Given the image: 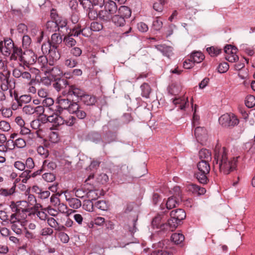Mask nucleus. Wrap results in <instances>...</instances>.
Instances as JSON below:
<instances>
[{
	"label": "nucleus",
	"instance_id": "obj_1",
	"mask_svg": "<svg viewBox=\"0 0 255 255\" xmlns=\"http://www.w3.org/2000/svg\"><path fill=\"white\" fill-rule=\"evenodd\" d=\"M228 151L225 147H222L217 144L214 149V167L218 166L221 172L224 174H229L236 169L238 157L228 156Z\"/></svg>",
	"mask_w": 255,
	"mask_h": 255
},
{
	"label": "nucleus",
	"instance_id": "obj_2",
	"mask_svg": "<svg viewBox=\"0 0 255 255\" xmlns=\"http://www.w3.org/2000/svg\"><path fill=\"white\" fill-rule=\"evenodd\" d=\"M0 51L5 56L11 54L10 59L15 61L17 60V55L21 53V48L15 46L11 39H8L4 41V45L3 42H0Z\"/></svg>",
	"mask_w": 255,
	"mask_h": 255
},
{
	"label": "nucleus",
	"instance_id": "obj_3",
	"mask_svg": "<svg viewBox=\"0 0 255 255\" xmlns=\"http://www.w3.org/2000/svg\"><path fill=\"white\" fill-rule=\"evenodd\" d=\"M170 218L168 220V224L162 225V229H165V227H169V231H173L177 227L179 222L184 220L186 217L185 211L181 209L172 210L170 212Z\"/></svg>",
	"mask_w": 255,
	"mask_h": 255
},
{
	"label": "nucleus",
	"instance_id": "obj_4",
	"mask_svg": "<svg viewBox=\"0 0 255 255\" xmlns=\"http://www.w3.org/2000/svg\"><path fill=\"white\" fill-rule=\"evenodd\" d=\"M209 162L200 161L197 164L198 172L195 174L197 179L202 184H206L208 181L207 175L210 171Z\"/></svg>",
	"mask_w": 255,
	"mask_h": 255
},
{
	"label": "nucleus",
	"instance_id": "obj_5",
	"mask_svg": "<svg viewBox=\"0 0 255 255\" xmlns=\"http://www.w3.org/2000/svg\"><path fill=\"white\" fill-rule=\"evenodd\" d=\"M69 97L66 98L59 97L57 99V112L61 114L64 110H67L70 113L71 112H73V110L76 109L77 108V102H74L73 100L71 101L68 99Z\"/></svg>",
	"mask_w": 255,
	"mask_h": 255
},
{
	"label": "nucleus",
	"instance_id": "obj_6",
	"mask_svg": "<svg viewBox=\"0 0 255 255\" xmlns=\"http://www.w3.org/2000/svg\"><path fill=\"white\" fill-rule=\"evenodd\" d=\"M21 53L17 55V60L18 59L26 67H28L29 65H32L36 62L37 56L32 51H28L23 52L21 49Z\"/></svg>",
	"mask_w": 255,
	"mask_h": 255
},
{
	"label": "nucleus",
	"instance_id": "obj_7",
	"mask_svg": "<svg viewBox=\"0 0 255 255\" xmlns=\"http://www.w3.org/2000/svg\"><path fill=\"white\" fill-rule=\"evenodd\" d=\"M83 29L82 30L81 29V26L79 24L76 25L70 31L69 34L64 37L63 41L65 45L69 47H72L75 46L76 44V41L72 38V36H78L81 33L84 35L83 33Z\"/></svg>",
	"mask_w": 255,
	"mask_h": 255
},
{
	"label": "nucleus",
	"instance_id": "obj_8",
	"mask_svg": "<svg viewBox=\"0 0 255 255\" xmlns=\"http://www.w3.org/2000/svg\"><path fill=\"white\" fill-rule=\"evenodd\" d=\"M219 123L225 127H231L237 125L239 120L233 114H225L219 119Z\"/></svg>",
	"mask_w": 255,
	"mask_h": 255
},
{
	"label": "nucleus",
	"instance_id": "obj_9",
	"mask_svg": "<svg viewBox=\"0 0 255 255\" xmlns=\"http://www.w3.org/2000/svg\"><path fill=\"white\" fill-rule=\"evenodd\" d=\"M25 222L20 218V217H15V215H10L9 221L11 230L17 235L22 233V229L24 226Z\"/></svg>",
	"mask_w": 255,
	"mask_h": 255
},
{
	"label": "nucleus",
	"instance_id": "obj_10",
	"mask_svg": "<svg viewBox=\"0 0 255 255\" xmlns=\"http://www.w3.org/2000/svg\"><path fill=\"white\" fill-rule=\"evenodd\" d=\"M168 242V241L159 242L157 245L158 248L153 251L150 255H173L172 252L166 246Z\"/></svg>",
	"mask_w": 255,
	"mask_h": 255
},
{
	"label": "nucleus",
	"instance_id": "obj_11",
	"mask_svg": "<svg viewBox=\"0 0 255 255\" xmlns=\"http://www.w3.org/2000/svg\"><path fill=\"white\" fill-rule=\"evenodd\" d=\"M18 130L20 135L26 136V141L28 143L39 137V130L32 132L29 128L25 126L19 128Z\"/></svg>",
	"mask_w": 255,
	"mask_h": 255
},
{
	"label": "nucleus",
	"instance_id": "obj_12",
	"mask_svg": "<svg viewBox=\"0 0 255 255\" xmlns=\"http://www.w3.org/2000/svg\"><path fill=\"white\" fill-rule=\"evenodd\" d=\"M66 93L67 97L74 96L75 97L81 99L85 92L82 89L76 85H70L68 84Z\"/></svg>",
	"mask_w": 255,
	"mask_h": 255
},
{
	"label": "nucleus",
	"instance_id": "obj_13",
	"mask_svg": "<svg viewBox=\"0 0 255 255\" xmlns=\"http://www.w3.org/2000/svg\"><path fill=\"white\" fill-rule=\"evenodd\" d=\"M9 76L10 72L8 71L3 70L2 72H0V85L2 91H6L8 88Z\"/></svg>",
	"mask_w": 255,
	"mask_h": 255
},
{
	"label": "nucleus",
	"instance_id": "obj_14",
	"mask_svg": "<svg viewBox=\"0 0 255 255\" xmlns=\"http://www.w3.org/2000/svg\"><path fill=\"white\" fill-rule=\"evenodd\" d=\"M19 202L16 203L13 201L11 202L9 207L12 213L10 215H15V217H20L21 213L29 212L28 209L22 208L19 206Z\"/></svg>",
	"mask_w": 255,
	"mask_h": 255
},
{
	"label": "nucleus",
	"instance_id": "obj_15",
	"mask_svg": "<svg viewBox=\"0 0 255 255\" xmlns=\"http://www.w3.org/2000/svg\"><path fill=\"white\" fill-rule=\"evenodd\" d=\"M47 54L50 58L49 62L50 66L53 65L54 62L58 60L60 58V54L58 50V47L52 46L51 50Z\"/></svg>",
	"mask_w": 255,
	"mask_h": 255
},
{
	"label": "nucleus",
	"instance_id": "obj_16",
	"mask_svg": "<svg viewBox=\"0 0 255 255\" xmlns=\"http://www.w3.org/2000/svg\"><path fill=\"white\" fill-rule=\"evenodd\" d=\"M172 102L176 106H178L179 109L181 110H184L186 106L189 105L188 97L184 96L177 98H176L173 100Z\"/></svg>",
	"mask_w": 255,
	"mask_h": 255
},
{
	"label": "nucleus",
	"instance_id": "obj_17",
	"mask_svg": "<svg viewBox=\"0 0 255 255\" xmlns=\"http://www.w3.org/2000/svg\"><path fill=\"white\" fill-rule=\"evenodd\" d=\"M46 73H49L54 79H60V77L62 75L63 72L58 67H53L50 68L48 67L46 70H45Z\"/></svg>",
	"mask_w": 255,
	"mask_h": 255
},
{
	"label": "nucleus",
	"instance_id": "obj_18",
	"mask_svg": "<svg viewBox=\"0 0 255 255\" xmlns=\"http://www.w3.org/2000/svg\"><path fill=\"white\" fill-rule=\"evenodd\" d=\"M161 216L158 215L155 217L151 222V225L153 228L160 229V231H169V227H165V229H162L161 226L162 225H165L164 223H161ZM168 224V222L165 223Z\"/></svg>",
	"mask_w": 255,
	"mask_h": 255
},
{
	"label": "nucleus",
	"instance_id": "obj_19",
	"mask_svg": "<svg viewBox=\"0 0 255 255\" xmlns=\"http://www.w3.org/2000/svg\"><path fill=\"white\" fill-rule=\"evenodd\" d=\"M57 167L56 163L52 161H49V160H45L43 162L42 169L40 170L37 171L40 174L42 171H52L55 169Z\"/></svg>",
	"mask_w": 255,
	"mask_h": 255
},
{
	"label": "nucleus",
	"instance_id": "obj_20",
	"mask_svg": "<svg viewBox=\"0 0 255 255\" xmlns=\"http://www.w3.org/2000/svg\"><path fill=\"white\" fill-rule=\"evenodd\" d=\"M14 99L18 106L21 107L23 104L29 103L31 101V97L29 95H22L18 96L17 94H14Z\"/></svg>",
	"mask_w": 255,
	"mask_h": 255
},
{
	"label": "nucleus",
	"instance_id": "obj_21",
	"mask_svg": "<svg viewBox=\"0 0 255 255\" xmlns=\"http://www.w3.org/2000/svg\"><path fill=\"white\" fill-rule=\"evenodd\" d=\"M56 81L53 83V86L54 88L57 91H59L61 89L65 88V91L64 92H66L67 87L68 85V81L64 79H54Z\"/></svg>",
	"mask_w": 255,
	"mask_h": 255
},
{
	"label": "nucleus",
	"instance_id": "obj_22",
	"mask_svg": "<svg viewBox=\"0 0 255 255\" xmlns=\"http://www.w3.org/2000/svg\"><path fill=\"white\" fill-rule=\"evenodd\" d=\"M194 134L198 140H203L207 137L206 129L203 127H198L195 128Z\"/></svg>",
	"mask_w": 255,
	"mask_h": 255
},
{
	"label": "nucleus",
	"instance_id": "obj_23",
	"mask_svg": "<svg viewBox=\"0 0 255 255\" xmlns=\"http://www.w3.org/2000/svg\"><path fill=\"white\" fill-rule=\"evenodd\" d=\"M81 101L87 106H93L97 102L96 96L84 94L80 99Z\"/></svg>",
	"mask_w": 255,
	"mask_h": 255
},
{
	"label": "nucleus",
	"instance_id": "obj_24",
	"mask_svg": "<svg viewBox=\"0 0 255 255\" xmlns=\"http://www.w3.org/2000/svg\"><path fill=\"white\" fill-rule=\"evenodd\" d=\"M199 157L201 161L210 162L212 159L211 152L207 149H202L199 151Z\"/></svg>",
	"mask_w": 255,
	"mask_h": 255
},
{
	"label": "nucleus",
	"instance_id": "obj_25",
	"mask_svg": "<svg viewBox=\"0 0 255 255\" xmlns=\"http://www.w3.org/2000/svg\"><path fill=\"white\" fill-rule=\"evenodd\" d=\"M114 13H110L105 8L99 12L98 16L100 19L107 22L110 21L113 18Z\"/></svg>",
	"mask_w": 255,
	"mask_h": 255
},
{
	"label": "nucleus",
	"instance_id": "obj_26",
	"mask_svg": "<svg viewBox=\"0 0 255 255\" xmlns=\"http://www.w3.org/2000/svg\"><path fill=\"white\" fill-rule=\"evenodd\" d=\"M73 191L75 192V196L79 198H83L87 195V198L90 199L91 197L93 196V194L95 193V192L92 190L89 191L88 192L86 193L83 189L75 188Z\"/></svg>",
	"mask_w": 255,
	"mask_h": 255
},
{
	"label": "nucleus",
	"instance_id": "obj_27",
	"mask_svg": "<svg viewBox=\"0 0 255 255\" xmlns=\"http://www.w3.org/2000/svg\"><path fill=\"white\" fill-rule=\"evenodd\" d=\"M77 107L76 109L73 110V112H71L70 113L75 114L76 117L80 120L84 119L87 116V113L83 110L78 102H77Z\"/></svg>",
	"mask_w": 255,
	"mask_h": 255
},
{
	"label": "nucleus",
	"instance_id": "obj_28",
	"mask_svg": "<svg viewBox=\"0 0 255 255\" xmlns=\"http://www.w3.org/2000/svg\"><path fill=\"white\" fill-rule=\"evenodd\" d=\"M48 41L51 43L52 46L58 47L59 44L62 41V36L60 34L55 33L51 35V39Z\"/></svg>",
	"mask_w": 255,
	"mask_h": 255
},
{
	"label": "nucleus",
	"instance_id": "obj_29",
	"mask_svg": "<svg viewBox=\"0 0 255 255\" xmlns=\"http://www.w3.org/2000/svg\"><path fill=\"white\" fill-rule=\"evenodd\" d=\"M189 191L193 193H196L198 195H203L206 192V189L194 184H190L188 186Z\"/></svg>",
	"mask_w": 255,
	"mask_h": 255
},
{
	"label": "nucleus",
	"instance_id": "obj_30",
	"mask_svg": "<svg viewBox=\"0 0 255 255\" xmlns=\"http://www.w3.org/2000/svg\"><path fill=\"white\" fill-rule=\"evenodd\" d=\"M155 48L160 51L163 55L169 57L172 53V48L165 45H157L155 46Z\"/></svg>",
	"mask_w": 255,
	"mask_h": 255
},
{
	"label": "nucleus",
	"instance_id": "obj_31",
	"mask_svg": "<svg viewBox=\"0 0 255 255\" xmlns=\"http://www.w3.org/2000/svg\"><path fill=\"white\" fill-rule=\"evenodd\" d=\"M105 8L110 13H116L118 8L115 2L113 0H109L105 2L104 5Z\"/></svg>",
	"mask_w": 255,
	"mask_h": 255
},
{
	"label": "nucleus",
	"instance_id": "obj_32",
	"mask_svg": "<svg viewBox=\"0 0 255 255\" xmlns=\"http://www.w3.org/2000/svg\"><path fill=\"white\" fill-rule=\"evenodd\" d=\"M60 115V114H59L58 112H57V111L56 113L52 115L53 121L51 122V123H53L55 126H59L65 124V120Z\"/></svg>",
	"mask_w": 255,
	"mask_h": 255
},
{
	"label": "nucleus",
	"instance_id": "obj_33",
	"mask_svg": "<svg viewBox=\"0 0 255 255\" xmlns=\"http://www.w3.org/2000/svg\"><path fill=\"white\" fill-rule=\"evenodd\" d=\"M118 13L124 18H128L130 16L131 11L130 9L127 6H121L118 9Z\"/></svg>",
	"mask_w": 255,
	"mask_h": 255
},
{
	"label": "nucleus",
	"instance_id": "obj_34",
	"mask_svg": "<svg viewBox=\"0 0 255 255\" xmlns=\"http://www.w3.org/2000/svg\"><path fill=\"white\" fill-rule=\"evenodd\" d=\"M16 185L13 184L12 186L9 188H0V195L4 197H7L13 195L15 191Z\"/></svg>",
	"mask_w": 255,
	"mask_h": 255
},
{
	"label": "nucleus",
	"instance_id": "obj_35",
	"mask_svg": "<svg viewBox=\"0 0 255 255\" xmlns=\"http://www.w3.org/2000/svg\"><path fill=\"white\" fill-rule=\"evenodd\" d=\"M65 196L70 207L77 209L81 207V202L79 199L76 198H67L66 195Z\"/></svg>",
	"mask_w": 255,
	"mask_h": 255
},
{
	"label": "nucleus",
	"instance_id": "obj_36",
	"mask_svg": "<svg viewBox=\"0 0 255 255\" xmlns=\"http://www.w3.org/2000/svg\"><path fill=\"white\" fill-rule=\"evenodd\" d=\"M36 61L40 66L41 70L44 72H45V70L49 67L47 58L46 56H39L38 58H37Z\"/></svg>",
	"mask_w": 255,
	"mask_h": 255
},
{
	"label": "nucleus",
	"instance_id": "obj_37",
	"mask_svg": "<svg viewBox=\"0 0 255 255\" xmlns=\"http://www.w3.org/2000/svg\"><path fill=\"white\" fill-rule=\"evenodd\" d=\"M194 63H200L204 59V55L201 52H194L190 56Z\"/></svg>",
	"mask_w": 255,
	"mask_h": 255
},
{
	"label": "nucleus",
	"instance_id": "obj_38",
	"mask_svg": "<svg viewBox=\"0 0 255 255\" xmlns=\"http://www.w3.org/2000/svg\"><path fill=\"white\" fill-rule=\"evenodd\" d=\"M55 21L57 24V28L59 31L63 32V29H67L66 26L67 22L65 18L58 17L57 18L55 19Z\"/></svg>",
	"mask_w": 255,
	"mask_h": 255
},
{
	"label": "nucleus",
	"instance_id": "obj_39",
	"mask_svg": "<svg viewBox=\"0 0 255 255\" xmlns=\"http://www.w3.org/2000/svg\"><path fill=\"white\" fill-rule=\"evenodd\" d=\"M177 203V197L175 196H171L168 198L166 202V208L168 210L175 208Z\"/></svg>",
	"mask_w": 255,
	"mask_h": 255
},
{
	"label": "nucleus",
	"instance_id": "obj_40",
	"mask_svg": "<svg viewBox=\"0 0 255 255\" xmlns=\"http://www.w3.org/2000/svg\"><path fill=\"white\" fill-rule=\"evenodd\" d=\"M140 88L142 91V96L147 98H149L151 91L150 86L147 83H144L141 85Z\"/></svg>",
	"mask_w": 255,
	"mask_h": 255
},
{
	"label": "nucleus",
	"instance_id": "obj_41",
	"mask_svg": "<svg viewBox=\"0 0 255 255\" xmlns=\"http://www.w3.org/2000/svg\"><path fill=\"white\" fill-rule=\"evenodd\" d=\"M31 170L29 169H26L25 171H24L21 175V177L23 178L22 180V182L23 183H26L28 179H29L31 176L34 177L36 175L39 174V172H34L32 174H31Z\"/></svg>",
	"mask_w": 255,
	"mask_h": 255
},
{
	"label": "nucleus",
	"instance_id": "obj_42",
	"mask_svg": "<svg viewBox=\"0 0 255 255\" xmlns=\"http://www.w3.org/2000/svg\"><path fill=\"white\" fill-rule=\"evenodd\" d=\"M111 20L118 26H122L125 23V19L124 18V17L121 16L119 13L115 15L114 14Z\"/></svg>",
	"mask_w": 255,
	"mask_h": 255
},
{
	"label": "nucleus",
	"instance_id": "obj_43",
	"mask_svg": "<svg viewBox=\"0 0 255 255\" xmlns=\"http://www.w3.org/2000/svg\"><path fill=\"white\" fill-rule=\"evenodd\" d=\"M19 79L29 84H31L32 81L31 74L27 71H22Z\"/></svg>",
	"mask_w": 255,
	"mask_h": 255
},
{
	"label": "nucleus",
	"instance_id": "obj_44",
	"mask_svg": "<svg viewBox=\"0 0 255 255\" xmlns=\"http://www.w3.org/2000/svg\"><path fill=\"white\" fill-rule=\"evenodd\" d=\"M171 240L175 244H180L184 240V236L180 233H174L171 237Z\"/></svg>",
	"mask_w": 255,
	"mask_h": 255
},
{
	"label": "nucleus",
	"instance_id": "obj_45",
	"mask_svg": "<svg viewBox=\"0 0 255 255\" xmlns=\"http://www.w3.org/2000/svg\"><path fill=\"white\" fill-rule=\"evenodd\" d=\"M24 237L31 243H33L37 240L36 235L25 228Z\"/></svg>",
	"mask_w": 255,
	"mask_h": 255
},
{
	"label": "nucleus",
	"instance_id": "obj_46",
	"mask_svg": "<svg viewBox=\"0 0 255 255\" xmlns=\"http://www.w3.org/2000/svg\"><path fill=\"white\" fill-rule=\"evenodd\" d=\"M92 200L93 199L84 201L83 208L84 210L89 212L93 211L95 205L92 201Z\"/></svg>",
	"mask_w": 255,
	"mask_h": 255
},
{
	"label": "nucleus",
	"instance_id": "obj_47",
	"mask_svg": "<svg viewBox=\"0 0 255 255\" xmlns=\"http://www.w3.org/2000/svg\"><path fill=\"white\" fill-rule=\"evenodd\" d=\"M65 66L69 68H73L77 64V61L71 57H67L64 61Z\"/></svg>",
	"mask_w": 255,
	"mask_h": 255
},
{
	"label": "nucleus",
	"instance_id": "obj_48",
	"mask_svg": "<svg viewBox=\"0 0 255 255\" xmlns=\"http://www.w3.org/2000/svg\"><path fill=\"white\" fill-rule=\"evenodd\" d=\"M245 105L249 108L254 107L255 106V97L251 95L247 96L245 100Z\"/></svg>",
	"mask_w": 255,
	"mask_h": 255
},
{
	"label": "nucleus",
	"instance_id": "obj_49",
	"mask_svg": "<svg viewBox=\"0 0 255 255\" xmlns=\"http://www.w3.org/2000/svg\"><path fill=\"white\" fill-rule=\"evenodd\" d=\"M95 207L103 211L107 210L108 209V203L104 200H99L95 202Z\"/></svg>",
	"mask_w": 255,
	"mask_h": 255
},
{
	"label": "nucleus",
	"instance_id": "obj_50",
	"mask_svg": "<svg viewBox=\"0 0 255 255\" xmlns=\"http://www.w3.org/2000/svg\"><path fill=\"white\" fill-rule=\"evenodd\" d=\"M207 51L211 56H216L221 52V49L211 46L206 49Z\"/></svg>",
	"mask_w": 255,
	"mask_h": 255
},
{
	"label": "nucleus",
	"instance_id": "obj_51",
	"mask_svg": "<svg viewBox=\"0 0 255 255\" xmlns=\"http://www.w3.org/2000/svg\"><path fill=\"white\" fill-rule=\"evenodd\" d=\"M46 28L49 31H56L58 30L57 24L56 21H48L46 23Z\"/></svg>",
	"mask_w": 255,
	"mask_h": 255
},
{
	"label": "nucleus",
	"instance_id": "obj_52",
	"mask_svg": "<svg viewBox=\"0 0 255 255\" xmlns=\"http://www.w3.org/2000/svg\"><path fill=\"white\" fill-rule=\"evenodd\" d=\"M164 4L165 0H157V1L154 3L153 8L157 11H162Z\"/></svg>",
	"mask_w": 255,
	"mask_h": 255
},
{
	"label": "nucleus",
	"instance_id": "obj_53",
	"mask_svg": "<svg viewBox=\"0 0 255 255\" xmlns=\"http://www.w3.org/2000/svg\"><path fill=\"white\" fill-rule=\"evenodd\" d=\"M26 140H25L21 137H18L14 141L13 145L18 148H23L26 146Z\"/></svg>",
	"mask_w": 255,
	"mask_h": 255
},
{
	"label": "nucleus",
	"instance_id": "obj_54",
	"mask_svg": "<svg viewBox=\"0 0 255 255\" xmlns=\"http://www.w3.org/2000/svg\"><path fill=\"white\" fill-rule=\"evenodd\" d=\"M22 112L28 115L34 114V107L31 105L24 106L22 108Z\"/></svg>",
	"mask_w": 255,
	"mask_h": 255
},
{
	"label": "nucleus",
	"instance_id": "obj_55",
	"mask_svg": "<svg viewBox=\"0 0 255 255\" xmlns=\"http://www.w3.org/2000/svg\"><path fill=\"white\" fill-rule=\"evenodd\" d=\"M237 48L231 45H227L224 47V52L226 53V55L237 53Z\"/></svg>",
	"mask_w": 255,
	"mask_h": 255
},
{
	"label": "nucleus",
	"instance_id": "obj_56",
	"mask_svg": "<svg viewBox=\"0 0 255 255\" xmlns=\"http://www.w3.org/2000/svg\"><path fill=\"white\" fill-rule=\"evenodd\" d=\"M81 4H82L83 7L85 9H89L88 15L90 17V13H92L91 6H93L92 3L89 0H83L81 2Z\"/></svg>",
	"mask_w": 255,
	"mask_h": 255
},
{
	"label": "nucleus",
	"instance_id": "obj_57",
	"mask_svg": "<svg viewBox=\"0 0 255 255\" xmlns=\"http://www.w3.org/2000/svg\"><path fill=\"white\" fill-rule=\"evenodd\" d=\"M52 48V45L48 41L46 43H44L41 46V50L44 54H47Z\"/></svg>",
	"mask_w": 255,
	"mask_h": 255
},
{
	"label": "nucleus",
	"instance_id": "obj_58",
	"mask_svg": "<svg viewBox=\"0 0 255 255\" xmlns=\"http://www.w3.org/2000/svg\"><path fill=\"white\" fill-rule=\"evenodd\" d=\"M53 233V230L51 228L46 227L43 228L40 232V235L43 237L51 236Z\"/></svg>",
	"mask_w": 255,
	"mask_h": 255
},
{
	"label": "nucleus",
	"instance_id": "obj_59",
	"mask_svg": "<svg viewBox=\"0 0 255 255\" xmlns=\"http://www.w3.org/2000/svg\"><path fill=\"white\" fill-rule=\"evenodd\" d=\"M218 72L220 73H223L228 71L229 68V65L228 63L224 62L221 63L218 67Z\"/></svg>",
	"mask_w": 255,
	"mask_h": 255
},
{
	"label": "nucleus",
	"instance_id": "obj_60",
	"mask_svg": "<svg viewBox=\"0 0 255 255\" xmlns=\"http://www.w3.org/2000/svg\"><path fill=\"white\" fill-rule=\"evenodd\" d=\"M42 178L47 182H52L55 180V176L52 173H45L42 175Z\"/></svg>",
	"mask_w": 255,
	"mask_h": 255
},
{
	"label": "nucleus",
	"instance_id": "obj_61",
	"mask_svg": "<svg viewBox=\"0 0 255 255\" xmlns=\"http://www.w3.org/2000/svg\"><path fill=\"white\" fill-rule=\"evenodd\" d=\"M42 104L43 106H46L47 107V110H49L50 108L48 107L53 105L54 100L52 98L47 97L43 100Z\"/></svg>",
	"mask_w": 255,
	"mask_h": 255
},
{
	"label": "nucleus",
	"instance_id": "obj_62",
	"mask_svg": "<svg viewBox=\"0 0 255 255\" xmlns=\"http://www.w3.org/2000/svg\"><path fill=\"white\" fill-rule=\"evenodd\" d=\"M10 129V126L9 124L4 121H1L0 122V129L3 131H8Z\"/></svg>",
	"mask_w": 255,
	"mask_h": 255
},
{
	"label": "nucleus",
	"instance_id": "obj_63",
	"mask_svg": "<svg viewBox=\"0 0 255 255\" xmlns=\"http://www.w3.org/2000/svg\"><path fill=\"white\" fill-rule=\"evenodd\" d=\"M103 25L98 22H92L91 24L90 28L92 31H98L102 29Z\"/></svg>",
	"mask_w": 255,
	"mask_h": 255
},
{
	"label": "nucleus",
	"instance_id": "obj_64",
	"mask_svg": "<svg viewBox=\"0 0 255 255\" xmlns=\"http://www.w3.org/2000/svg\"><path fill=\"white\" fill-rule=\"evenodd\" d=\"M31 40L30 37L27 35H25L22 37V46L23 47L27 48L31 44Z\"/></svg>",
	"mask_w": 255,
	"mask_h": 255
}]
</instances>
